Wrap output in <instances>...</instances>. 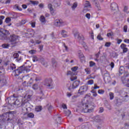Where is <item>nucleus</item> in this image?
I'll use <instances>...</instances> for the list:
<instances>
[{
  "label": "nucleus",
  "mask_w": 129,
  "mask_h": 129,
  "mask_svg": "<svg viewBox=\"0 0 129 129\" xmlns=\"http://www.w3.org/2000/svg\"><path fill=\"white\" fill-rule=\"evenodd\" d=\"M25 98L26 97H25L23 99H22V103L21 104V107H22V110L24 112L23 113H21V115H23L22 116V118L23 119H27L28 117V113H26V111H29V110H28V107H26V106L30 104L29 102H28V100L26 101L25 100Z\"/></svg>",
  "instance_id": "f257e3e1"
},
{
  "label": "nucleus",
  "mask_w": 129,
  "mask_h": 129,
  "mask_svg": "<svg viewBox=\"0 0 129 129\" xmlns=\"http://www.w3.org/2000/svg\"><path fill=\"white\" fill-rule=\"evenodd\" d=\"M29 68H30V66L25 67L24 66H22L20 67L17 70L13 71L14 76H19L21 73H25V71L26 72H30V70Z\"/></svg>",
  "instance_id": "f03ea898"
},
{
  "label": "nucleus",
  "mask_w": 129,
  "mask_h": 129,
  "mask_svg": "<svg viewBox=\"0 0 129 129\" xmlns=\"http://www.w3.org/2000/svg\"><path fill=\"white\" fill-rule=\"evenodd\" d=\"M5 73L6 71L4 68L0 67V83H1L2 85H6L7 83V80H6V78L4 76Z\"/></svg>",
  "instance_id": "7ed1b4c3"
},
{
  "label": "nucleus",
  "mask_w": 129,
  "mask_h": 129,
  "mask_svg": "<svg viewBox=\"0 0 129 129\" xmlns=\"http://www.w3.org/2000/svg\"><path fill=\"white\" fill-rule=\"evenodd\" d=\"M8 99V103H9V104L11 105H13V104L14 105H20V101L18 99L17 97L15 96V95L11 96L10 98H9Z\"/></svg>",
  "instance_id": "20e7f679"
},
{
  "label": "nucleus",
  "mask_w": 129,
  "mask_h": 129,
  "mask_svg": "<svg viewBox=\"0 0 129 129\" xmlns=\"http://www.w3.org/2000/svg\"><path fill=\"white\" fill-rule=\"evenodd\" d=\"M82 107H83L84 112H92L93 111V105L83 104Z\"/></svg>",
  "instance_id": "39448f33"
},
{
  "label": "nucleus",
  "mask_w": 129,
  "mask_h": 129,
  "mask_svg": "<svg viewBox=\"0 0 129 129\" xmlns=\"http://www.w3.org/2000/svg\"><path fill=\"white\" fill-rule=\"evenodd\" d=\"M8 121V122H13V119L8 118L7 120L6 119V117L4 115H0V126L5 125L6 122Z\"/></svg>",
  "instance_id": "423d86ee"
},
{
  "label": "nucleus",
  "mask_w": 129,
  "mask_h": 129,
  "mask_svg": "<svg viewBox=\"0 0 129 129\" xmlns=\"http://www.w3.org/2000/svg\"><path fill=\"white\" fill-rule=\"evenodd\" d=\"M8 40L11 43V45H16L17 44V40H18V36L15 34L11 35L8 37Z\"/></svg>",
  "instance_id": "0eeeda50"
},
{
  "label": "nucleus",
  "mask_w": 129,
  "mask_h": 129,
  "mask_svg": "<svg viewBox=\"0 0 129 129\" xmlns=\"http://www.w3.org/2000/svg\"><path fill=\"white\" fill-rule=\"evenodd\" d=\"M79 81H76L74 82L72 84H70V85L68 86L69 90H70V91H73L74 89L77 88V87L79 86Z\"/></svg>",
  "instance_id": "6e6552de"
},
{
  "label": "nucleus",
  "mask_w": 129,
  "mask_h": 129,
  "mask_svg": "<svg viewBox=\"0 0 129 129\" xmlns=\"http://www.w3.org/2000/svg\"><path fill=\"white\" fill-rule=\"evenodd\" d=\"M52 82H53V81H52V79H45L43 82V85H45V86H46L47 88L52 89V88H53Z\"/></svg>",
  "instance_id": "1a4fd4ad"
},
{
  "label": "nucleus",
  "mask_w": 129,
  "mask_h": 129,
  "mask_svg": "<svg viewBox=\"0 0 129 129\" xmlns=\"http://www.w3.org/2000/svg\"><path fill=\"white\" fill-rule=\"evenodd\" d=\"M9 34V31L7 30H4L3 31L0 32V40L2 41H5L7 40L8 35Z\"/></svg>",
  "instance_id": "9d476101"
},
{
  "label": "nucleus",
  "mask_w": 129,
  "mask_h": 129,
  "mask_svg": "<svg viewBox=\"0 0 129 129\" xmlns=\"http://www.w3.org/2000/svg\"><path fill=\"white\" fill-rule=\"evenodd\" d=\"M54 25L55 27H63V26H65L66 23L62 21V20H56L54 22Z\"/></svg>",
  "instance_id": "9b49d317"
},
{
  "label": "nucleus",
  "mask_w": 129,
  "mask_h": 129,
  "mask_svg": "<svg viewBox=\"0 0 129 129\" xmlns=\"http://www.w3.org/2000/svg\"><path fill=\"white\" fill-rule=\"evenodd\" d=\"M84 8L85 9L83 11V13H86V12H88L89 11L88 9H86V8H88L89 9L91 8V4H90V2H89V1H86Z\"/></svg>",
  "instance_id": "f8f14e48"
},
{
  "label": "nucleus",
  "mask_w": 129,
  "mask_h": 129,
  "mask_svg": "<svg viewBox=\"0 0 129 129\" xmlns=\"http://www.w3.org/2000/svg\"><path fill=\"white\" fill-rule=\"evenodd\" d=\"M88 88L86 86H83L81 87L78 91V93L79 94H84V92L87 91Z\"/></svg>",
  "instance_id": "ddd939ff"
},
{
  "label": "nucleus",
  "mask_w": 129,
  "mask_h": 129,
  "mask_svg": "<svg viewBox=\"0 0 129 129\" xmlns=\"http://www.w3.org/2000/svg\"><path fill=\"white\" fill-rule=\"evenodd\" d=\"M74 37L75 38H77L79 41H83L84 40V37L83 36H81L78 32H76L74 33Z\"/></svg>",
  "instance_id": "4468645a"
},
{
  "label": "nucleus",
  "mask_w": 129,
  "mask_h": 129,
  "mask_svg": "<svg viewBox=\"0 0 129 129\" xmlns=\"http://www.w3.org/2000/svg\"><path fill=\"white\" fill-rule=\"evenodd\" d=\"M48 9H49L51 15L52 16H55L56 15V12H55V11H54V9H53V6H52V4H49L47 6Z\"/></svg>",
  "instance_id": "2eb2a0df"
},
{
  "label": "nucleus",
  "mask_w": 129,
  "mask_h": 129,
  "mask_svg": "<svg viewBox=\"0 0 129 129\" xmlns=\"http://www.w3.org/2000/svg\"><path fill=\"white\" fill-rule=\"evenodd\" d=\"M53 119L54 120L56 121V123H61V117L59 115H55L53 117Z\"/></svg>",
  "instance_id": "dca6fc26"
},
{
  "label": "nucleus",
  "mask_w": 129,
  "mask_h": 129,
  "mask_svg": "<svg viewBox=\"0 0 129 129\" xmlns=\"http://www.w3.org/2000/svg\"><path fill=\"white\" fill-rule=\"evenodd\" d=\"M120 47L121 49H122L123 53H126V52H127L128 49L126 48V45H125L124 43H122L120 45Z\"/></svg>",
  "instance_id": "f3484780"
},
{
  "label": "nucleus",
  "mask_w": 129,
  "mask_h": 129,
  "mask_svg": "<svg viewBox=\"0 0 129 129\" xmlns=\"http://www.w3.org/2000/svg\"><path fill=\"white\" fill-rule=\"evenodd\" d=\"M118 9V6H117V4L115 3H113L111 4V10L112 11H115Z\"/></svg>",
  "instance_id": "a211bd4d"
},
{
  "label": "nucleus",
  "mask_w": 129,
  "mask_h": 129,
  "mask_svg": "<svg viewBox=\"0 0 129 129\" xmlns=\"http://www.w3.org/2000/svg\"><path fill=\"white\" fill-rule=\"evenodd\" d=\"M94 120L96 122H101L102 121V117L99 115L96 116L94 118Z\"/></svg>",
  "instance_id": "6ab92c4d"
},
{
  "label": "nucleus",
  "mask_w": 129,
  "mask_h": 129,
  "mask_svg": "<svg viewBox=\"0 0 129 129\" xmlns=\"http://www.w3.org/2000/svg\"><path fill=\"white\" fill-rule=\"evenodd\" d=\"M27 23L26 20H22L20 22L16 24L17 27H20V26H23V25H25Z\"/></svg>",
  "instance_id": "aec40b11"
},
{
  "label": "nucleus",
  "mask_w": 129,
  "mask_h": 129,
  "mask_svg": "<svg viewBox=\"0 0 129 129\" xmlns=\"http://www.w3.org/2000/svg\"><path fill=\"white\" fill-rule=\"evenodd\" d=\"M13 58H14V59H16V61H17V62H20V60H21V59L19 58V53H15L14 54Z\"/></svg>",
  "instance_id": "412c9836"
},
{
  "label": "nucleus",
  "mask_w": 129,
  "mask_h": 129,
  "mask_svg": "<svg viewBox=\"0 0 129 129\" xmlns=\"http://www.w3.org/2000/svg\"><path fill=\"white\" fill-rule=\"evenodd\" d=\"M122 83L124 85H125L127 87H129V79L126 80H123V78H122Z\"/></svg>",
  "instance_id": "4be33fe9"
},
{
  "label": "nucleus",
  "mask_w": 129,
  "mask_h": 129,
  "mask_svg": "<svg viewBox=\"0 0 129 129\" xmlns=\"http://www.w3.org/2000/svg\"><path fill=\"white\" fill-rule=\"evenodd\" d=\"M94 4H95V7H96V8H97V10L98 11H100L101 8H100V4H99V3L97 2V1L95 0Z\"/></svg>",
  "instance_id": "5701e85b"
},
{
  "label": "nucleus",
  "mask_w": 129,
  "mask_h": 129,
  "mask_svg": "<svg viewBox=\"0 0 129 129\" xmlns=\"http://www.w3.org/2000/svg\"><path fill=\"white\" fill-rule=\"evenodd\" d=\"M121 96L122 97H129V93L125 91H122L121 93Z\"/></svg>",
  "instance_id": "b1692460"
},
{
  "label": "nucleus",
  "mask_w": 129,
  "mask_h": 129,
  "mask_svg": "<svg viewBox=\"0 0 129 129\" xmlns=\"http://www.w3.org/2000/svg\"><path fill=\"white\" fill-rule=\"evenodd\" d=\"M39 20L42 24H45L46 23V18L43 15L40 16Z\"/></svg>",
  "instance_id": "393cba45"
},
{
  "label": "nucleus",
  "mask_w": 129,
  "mask_h": 129,
  "mask_svg": "<svg viewBox=\"0 0 129 129\" xmlns=\"http://www.w3.org/2000/svg\"><path fill=\"white\" fill-rule=\"evenodd\" d=\"M17 67H16V64L14 63L10 64V66L8 67V69L10 70H15Z\"/></svg>",
  "instance_id": "a878e982"
},
{
  "label": "nucleus",
  "mask_w": 129,
  "mask_h": 129,
  "mask_svg": "<svg viewBox=\"0 0 129 129\" xmlns=\"http://www.w3.org/2000/svg\"><path fill=\"white\" fill-rule=\"evenodd\" d=\"M61 35L62 37H64V38L68 36V32L64 30L61 31Z\"/></svg>",
  "instance_id": "bb28decb"
},
{
  "label": "nucleus",
  "mask_w": 129,
  "mask_h": 129,
  "mask_svg": "<svg viewBox=\"0 0 129 129\" xmlns=\"http://www.w3.org/2000/svg\"><path fill=\"white\" fill-rule=\"evenodd\" d=\"M124 72V69L121 67L119 69V76H120Z\"/></svg>",
  "instance_id": "cd10ccee"
},
{
  "label": "nucleus",
  "mask_w": 129,
  "mask_h": 129,
  "mask_svg": "<svg viewBox=\"0 0 129 129\" xmlns=\"http://www.w3.org/2000/svg\"><path fill=\"white\" fill-rule=\"evenodd\" d=\"M78 6V3L77 2L74 3L73 5L72 6V9L73 11H74L75 9L77 8Z\"/></svg>",
  "instance_id": "c85d7f7f"
},
{
  "label": "nucleus",
  "mask_w": 129,
  "mask_h": 129,
  "mask_svg": "<svg viewBox=\"0 0 129 129\" xmlns=\"http://www.w3.org/2000/svg\"><path fill=\"white\" fill-rule=\"evenodd\" d=\"M42 110V106H36L35 107V111L37 112H40Z\"/></svg>",
  "instance_id": "c756f323"
},
{
  "label": "nucleus",
  "mask_w": 129,
  "mask_h": 129,
  "mask_svg": "<svg viewBox=\"0 0 129 129\" xmlns=\"http://www.w3.org/2000/svg\"><path fill=\"white\" fill-rule=\"evenodd\" d=\"M77 73H73V72H71L70 71H68L67 75H71V76H73V75H77Z\"/></svg>",
  "instance_id": "7c9ffc66"
},
{
  "label": "nucleus",
  "mask_w": 129,
  "mask_h": 129,
  "mask_svg": "<svg viewBox=\"0 0 129 129\" xmlns=\"http://www.w3.org/2000/svg\"><path fill=\"white\" fill-rule=\"evenodd\" d=\"M39 61H40L43 66H45L46 64H47V62H45V59L44 58H40Z\"/></svg>",
  "instance_id": "2f4dec72"
},
{
  "label": "nucleus",
  "mask_w": 129,
  "mask_h": 129,
  "mask_svg": "<svg viewBox=\"0 0 129 129\" xmlns=\"http://www.w3.org/2000/svg\"><path fill=\"white\" fill-rule=\"evenodd\" d=\"M109 95L110 100H112L114 98V94L112 92L109 93Z\"/></svg>",
  "instance_id": "473e14b6"
},
{
  "label": "nucleus",
  "mask_w": 129,
  "mask_h": 129,
  "mask_svg": "<svg viewBox=\"0 0 129 129\" xmlns=\"http://www.w3.org/2000/svg\"><path fill=\"white\" fill-rule=\"evenodd\" d=\"M52 63L53 65V67H57V62L55 60V59H52Z\"/></svg>",
  "instance_id": "72a5a7b5"
},
{
  "label": "nucleus",
  "mask_w": 129,
  "mask_h": 129,
  "mask_svg": "<svg viewBox=\"0 0 129 129\" xmlns=\"http://www.w3.org/2000/svg\"><path fill=\"white\" fill-rule=\"evenodd\" d=\"M30 3H31V4H32L34 6H37V5H39V2L38 1H33L30 0Z\"/></svg>",
  "instance_id": "f704fd0d"
},
{
  "label": "nucleus",
  "mask_w": 129,
  "mask_h": 129,
  "mask_svg": "<svg viewBox=\"0 0 129 129\" xmlns=\"http://www.w3.org/2000/svg\"><path fill=\"white\" fill-rule=\"evenodd\" d=\"M85 71L86 73V74H90V73H91V70L88 68H86Z\"/></svg>",
  "instance_id": "c9c22d12"
},
{
  "label": "nucleus",
  "mask_w": 129,
  "mask_h": 129,
  "mask_svg": "<svg viewBox=\"0 0 129 129\" xmlns=\"http://www.w3.org/2000/svg\"><path fill=\"white\" fill-rule=\"evenodd\" d=\"M3 48L7 49L10 47V44L9 43H4L2 45Z\"/></svg>",
  "instance_id": "e433bc0d"
},
{
  "label": "nucleus",
  "mask_w": 129,
  "mask_h": 129,
  "mask_svg": "<svg viewBox=\"0 0 129 129\" xmlns=\"http://www.w3.org/2000/svg\"><path fill=\"white\" fill-rule=\"evenodd\" d=\"M32 58H33L32 60L33 62H37L38 61H40V59H38V57H37L36 56H33Z\"/></svg>",
  "instance_id": "4c0bfd02"
},
{
  "label": "nucleus",
  "mask_w": 129,
  "mask_h": 129,
  "mask_svg": "<svg viewBox=\"0 0 129 129\" xmlns=\"http://www.w3.org/2000/svg\"><path fill=\"white\" fill-rule=\"evenodd\" d=\"M93 83H94V81H93V80H90L87 82L88 85H92Z\"/></svg>",
  "instance_id": "58836bf2"
},
{
  "label": "nucleus",
  "mask_w": 129,
  "mask_h": 129,
  "mask_svg": "<svg viewBox=\"0 0 129 129\" xmlns=\"http://www.w3.org/2000/svg\"><path fill=\"white\" fill-rule=\"evenodd\" d=\"M32 88H33V89H34V90H37V89H38V88H39V86H38V84H34V85H33Z\"/></svg>",
  "instance_id": "ea45409f"
},
{
  "label": "nucleus",
  "mask_w": 129,
  "mask_h": 129,
  "mask_svg": "<svg viewBox=\"0 0 129 129\" xmlns=\"http://www.w3.org/2000/svg\"><path fill=\"white\" fill-rule=\"evenodd\" d=\"M77 69H78V67H75L72 68V71L73 72V73H76V71H77Z\"/></svg>",
  "instance_id": "a19ab883"
},
{
  "label": "nucleus",
  "mask_w": 129,
  "mask_h": 129,
  "mask_svg": "<svg viewBox=\"0 0 129 129\" xmlns=\"http://www.w3.org/2000/svg\"><path fill=\"white\" fill-rule=\"evenodd\" d=\"M89 64H90V65H89L90 67H93L94 66H95V65H96L95 62H94L93 61H90Z\"/></svg>",
  "instance_id": "79ce46f5"
},
{
  "label": "nucleus",
  "mask_w": 129,
  "mask_h": 129,
  "mask_svg": "<svg viewBox=\"0 0 129 129\" xmlns=\"http://www.w3.org/2000/svg\"><path fill=\"white\" fill-rule=\"evenodd\" d=\"M11 21H12V19H11V18L8 17L5 19V23H6L7 24H9V23H10Z\"/></svg>",
  "instance_id": "37998d69"
},
{
  "label": "nucleus",
  "mask_w": 129,
  "mask_h": 129,
  "mask_svg": "<svg viewBox=\"0 0 129 129\" xmlns=\"http://www.w3.org/2000/svg\"><path fill=\"white\" fill-rule=\"evenodd\" d=\"M64 113H66L67 116H69V115H70L71 114V111L69 110H68L67 111H64Z\"/></svg>",
  "instance_id": "c03bdc74"
},
{
  "label": "nucleus",
  "mask_w": 129,
  "mask_h": 129,
  "mask_svg": "<svg viewBox=\"0 0 129 129\" xmlns=\"http://www.w3.org/2000/svg\"><path fill=\"white\" fill-rule=\"evenodd\" d=\"M76 79H77V77H76V76H72L70 78L71 81H74V80H76Z\"/></svg>",
  "instance_id": "a18cd8bd"
},
{
  "label": "nucleus",
  "mask_w": 129,
  "mask_h": 129,
  "mask_svg": "<svg viewBox=\"0 0 129 129\" xmlns=\"http://www.w3.org/2000/svg\"><path fill=\"white\" fill-rule=\"evenodd\" d=\"M122 101H123V100L120 99H117V104H121V103H122Z\"/></svg>",
  "instance_id": "49530a36"
},
{
  "label": "nucleus",
  "mask_w": 129,
  "mask_h": 129,
  "mask_svg": "<svg viewBox=\"0 0 129 129\" xmlns=\"http://www.w3.org/2000/svg\"><path fill=\"white\" fill-rule=\"evenodd\" d=\"M97 38L98 39V40H99L100 41H102V40H103V38L101 37V35L100 34H99L97 36Z\"/></svg>",
  "instance_id": "de8ad7c7"
},
{
  "label": "nucleus",
  "mask_w": 129,
  "mask_h": 129,
  "mask_svg": "<svg viewBox=\"0 0 129 129\" xmlns=\"http://www.w3.org/2000/svg\"><path fill=\"white\" fill-rule=\"evenodd\" d=\"M28 117H29L30 118H33V117H34V115L33 113H29L28 114Z\"/></svg>",
  "instance_id": "09e8293b"
},
{
  "label": "nucleus",
  "mask_w": 129,
  "mask_h": 129,
  "mask_svg": "<svg viewBox=\"0 0 129 129\" xmlns=\"http://www.w3.org/2000/svg\"><path fill=\"white\" fill-rule=\"evenodd\" d=\"M98 93H99V94H103L104 93V90H99L98 91Z\"/></svg>",
  "instance_id": "8fccbe9b"
},
{
  "label": "nucleus",
  "mask_w": 129,
  "mask_h": 129,
  "mask_svg": "<svg viewBox=\"0 0 129 129\" xmlns=\"http://www.w3.org/2000/svg\"><path fill=\"white\" fill-rule=\"evenodd\" d=\"M123 31L125 33H126V32H127V26L126 25H124L123 27Z\"/></svg>",
  "instance_id": "3c124183"
},
{
  "label": "nucleus",
  "mask_w": 129,
  "mask_h": 129,
  "mask_svg": "<svg viewBox=\"0 0 129 129\" xmlns=\"http://www.w3.org/2000/svg\"><path fill=\"white\" fill-rule=\"evenodd\" d=\"M67 97H71V96H72V93L68 92L67 93Z\"/></svg>",
  "instance_id": "603ef678"
},
{
  "label": "nucleus",
  "mask_w": 129,
  "mask_h": 129,
  "mask_svg": "<svg viewBox=\"0 0 129 129\" xmlns=\"http://www.w3.org/2000/svg\"><path fill=\"white\" fill-rule=\"evenodd\" d=\"M29 52L30 54H36V52L37 51L35 50H30Z\"/></svg>",
  "instance_id": "864d4df0"
},
{
  "label": "nucleus",
  "mask_w": 129,
  "mask_h": 129,
  "mask_svg": "<svg viewBox=\"0 0 129 129\" xmlns=\"http://www.w3.org/2000/svg\"><path fill=\"white\" fill-rule=\"evenodd\" d=\"M92 92L93 93V96H94V97H96V96H97V93H95V92H94V90H92Z\"/></svg>",
  "instance_id": "5fc2aeb1"
},
{
  "label": "nucleus",
  "mask_w": 129,
  "mask_h": 129,
  "mask_svg": "<svg viewBox=\"0 0 129 129\" xmlns=\"http://www.w3.org/2000/svg\"><path fill=\"white\" fill-rule=\"evenodd\" d=\"M30 24L32 28H35V27L36 26V22H31Z\"/></svg>",
  "instance_id": "6e6d98bb"
},
{
  "label": "nucleus",
  "mask_w": 129,
  "mask_h": 129,
  "mask_svg": "<svg viewBox=\"0 0 129 129\" xmlns=\"http://www.w3.org/2000/svg\"><path fill=\"white\" fill-rule=\"evenodd\" d=\"M104 111V109H103V107H100L99 110L100 113H102Z\"/></svg>",
  "instance_id": "4d7b16f0"
},
{
  "label": "nucleus",
  "mask_w": 129,
  "mask_h": 129,
  "mask_svg": "<svg viewBox=\"0 0 129 129\" xmlns=\"http://www.w3.org/2000/svg\"><path fill=\"white\" fill-rule=\"evenodd\" d=\"M85 17H87V19H88V20H89L90 19V14L89 13H87L86 14Z\"/></svg>",
  "instance_id": "13d9d810"
},
{
  "label": "nucleus",
  "mask_w": 129,
  "mask_h": 129,
  "mask_svg": "<svg viewBox=\"0 0 129 129\" xmlns=\"http://www.w3.org/2000/svg\"><path fill=\"white\" fill-rule=\"evenodd\" d=\"M110 42H106L105 44V47H110Z\"/></svg>",
  "instance_id": "bf43d9fd"
},
{
  "label": "nucleus",
  "mask_w": 129,
  "mask_h": 129,
  "mask_svg": "<svg viewBox=\"0 0 129 129\" xmlns=\"http://www.w3.org/2000/svg\"><path fill=\"white\" fill-rule=\"evenodd\" d=\"M11 0H7L6 2H5V0H4V4H5V5H8V4H11Z\"/></svg>",
  "instance_id": "052dcab7"
},
{
  "label": "nucleus",
  "mask_w": 129,
  "mask_h": 129,
  "mask_svg": "<svg viewBox=\"0 0 129 129\" xmlns=\"http://www.w3.org/2000/svg\"><path fill=\"white\" fill-rule=\"evenodd\" d=\"M62 108H63V109H67V106L65 104H62Z\"/></svg>",
  "instance_id": "680f3d73"
},
{
  "label": "nucleus",
  "mask_w": 129,
  "mask_h": 129,
  "mask_svg": "<svg viewBox=\"0 0 129 129\" xmlns=\"http://www.w3.org/2000/svg\"><path fill=\"white\" fill-rule=\"evenodd\" d=\"M80 59H81V58H84V55H83V53H81V54L78 55Z\"/></svg>",
  "instance_id": "e2e57ef3"
},
{
  "label": "nucleus",
  "mask_w": 129,
  "mask_h": 129,
  "mask_svg": "<svg viewBox=\"0 0 129 129\" xmlns=\"http://www.w3.org/2000/svg\"><path fill=\"white\" fill-rule=\"evenodd\" d=\"M110 66H111V68H113L114 67V63H113V62H111L110 63Z\"/></svg>",
  "instance_id": "0e129e2a"
},
{
  "label": "nucleus",
  "mask_w": 129,
  "mask_h": 129,
  "mask_svg": "<svg viewBox=\"0 0 129 129\" xmlns=\"http://www.w3.org/2000/svg\"><path fill=\"white\" fill-rule=\"evenodd\" d=\"M63 47L65 48L66 51H68V47L66 46V44L65 43L63 44Z\"/></svg>",
  "instance_id": "69168bd1"
},
{
  "label": "nucleus",
  "mask_w": 129,
  "mask_h": 129,
  "mask_svg": "<svg viewBox=\"0 0 129 129\" xmlns=\"http://www.w3.org/2000/svg\"><path fill=\"white\" fill-rule=\"evenodd\" d=\"M124 42L125 43H127L128 44H129V39H125L124 40Z\"/></svg>",
  "instance_id": "338daca9"
},
{
  "label": "nucleus",
  "mask_w": 129,
  "mask_h": 129,
  "mask_svg": "<svg viewBox=\"0 0 129 129\" xmlns=\"http://www.w3.org/2000/svg\"><path fill=\"white\" fill-rule=\"evenodd\" d=\"M125 68H126L127 69H129V65L128 63L126 64L124 66Z\"/></svg>",
  "instance_id": "774afa93"
}]
</instances>
